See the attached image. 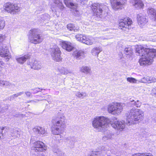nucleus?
<instances>
[{
	"label": "nucleus",
	"mask_w": 156,
	"mask_h": 156,
	"mask_svg": "<svg viewBox=\"0 0 156 156\" xmlns=\"http://www.w3.org/2000/svg\"><path fill=\"white\" fill-rule=\"evenodd\" d=\"M137 55L142 56L139 61L141 66L149 65L152 64L153 58L156 57V50L147 48L141 46H137L136 48Z\"/></svg>",
	"instance_id": "obj_1"
},
{
	"label": "nucleus",
	"mask_w": 156,
	"mask_h": 156,
	"mask_svg": "<svg viewBox=\"0 0 156 156\" xmlns=\"http://www.w3.org/2000/svg\"><path fill=\"white\" fill-rule=\"evenodd\" d=\"M144 114L141 109L133 108L125 114L126 124L128 126L140 122L143 119Z\"/></svg>",
	"instance_id": "obj_2"
},
{
	"label": "nucleus",
	"mask_w": 156,
	"mask_h": 156,
	"mask_svg": "<svg viewBox=\"0 0 156 156\" xmlns=\"http://www.w3.org/2000/svg\"><path fill=\"white\" fill-rule=\"evenodd\" d=\"M110 122L107 118L103 116H97L94 119L92 124L93 127L97 130L101 131L108 127L110 125Z\"/></svg>",
	"instance_id": "obj_3"
},
{
	"label": "nucleus",
	"mask_w": 156,
	"mask_h": 156,
	"mask_svg": "<svg viewBox=\"0 0 156 156\" xmlns=\"http://www.w3.org/2000/svg\"><path fill=\"white\" fill-rule=\"evenodd\" d=\"M90 7L94 16H96L103 20H107V13H104V10L107 9L106 6L103 4L94 3L92 4Z\"/></svg>",
	"instance_id": "obj_4"
},
{
	"label": "nucleus",
	"mask_w": 156,
	"mask_h": 156,
	"mask_svg": "<svg viewBox=\"0 0 156 156\" xmlns=\"http://www.w3.org/2000/svg\"><path fill=\"white\" fill-rule=\"evenodd\" d=\"M46 150L47 147L43 142L40 141H36L34 144L31 156H45L40 153Z\"/></svg>",
	"instance_id": "obj_5"
},
{
	"label": "nucleus",
	"mask_w": 156,
	"mask_h": 156,
	"mask_svg": "<svg viewBox=\"0 0 156 156\" xmlns=\"http://www.w3.org/2000/svg\"><path fill=\"white\" fill-rule=\"evenodd\" d=\"M38 30L37 29H32L29 31L30 34L28 38L29 41L32 43L34 44H40L41 43L43 38L39 34H38Z\"/></svg>",
	"instance_id": "obj_6"
},
{
	"label": "nucleus",
	"mask_w": 156,
	"mask_h": 156,
	"mask_svg": "<svg viewBox=\"0 0 156 156\" xmlns=\"http://www.w3.org/2000/svg\"><path fill=\"white\" fill-rule=\"evenodd\" d=\"M123 105V104L120 103L109 105L108 107V112L114 115H119L122 111Z\"/></svg>",
	"instance_id": "obj_7"
},
{
	"label": "nucleus",
	"mask_w": 156,
	"mask_h": 156,
	"mask_svg": "<svg viewBox=\"0 0 156 156\" xmlns=\"http://www.w3.org/2000/svg\"><path fill=\"white\" fill-rule=\"evenodd\" d=\"M5 10L11 14H14L20 11V8L16 4L10 3L5 4L4 6Z\"/></svg>",
	"instance_id": "obj_8"
},
{
	"label": "nucleus",
	"mask_w": 156,
	"mask_h": 156,
	"mask_svg": "<svg viewBox=\"0 0 156 156\" xmlns=\"http://www.w3.org/2000/svg\"><path fill=\"white\" fill-rule=\"evenodd\" d=\"M132 23V20L129 18L121 19L119 22V28L126 31L130 29Z\"/></svg>",
	"instance_id": "obj_9"
},
{
	"label": "nucleus",
	"mask_w": 156,
	"mask_h": 156,
	"mask_svg": "<svg viewBox=\"0 0 156 156\" xmlns=\"http://www.w3.org/2000/svg\"><path fill=\"white\" fill-rule=\"evenodd\" d=\"M127 2V0H110L112 7L115 10L123 8Z\"/></svg>",
	"instance_id": "obj_10"
},
{
	"label": "nucleus",
	"mask_w": 156,
	"mask_h": 156,
	"mask_svg": "<svg viewBox=\"0 0 156 156\" xmlns=\"http://www.w3.org/2000/svg\"><path fill=\"white\" fill-rule=\"evenodd\" d=\"M60 53L59 48L56 45L51 48L50 50V53L52 59L57 62L61 60Z\"/></svg>",
	"instance_id": "obj_11"
},
{
	"label": "nucleus",
	"mask_w": 156,
	"mask_h": 156,
	"mask_svg": "<svg viewBox=\"0 0 156 156\" xmlns=\"http://www.w3.org/2000/svg\"><path fill=\"white\" fill-rule=\"evenodd\" d=\"M64 116H58L55 118L53 120V122L57 126L61 128H65L66 127V123L65 121Z\"/></svg>",
	"instance_id": "obj_12"
},
{
	"label": "nucleus",
	"mask_w": 156,
	"mask_h": 156,
	"mask_svg": "<svg viewBox=\"0 0 156 156\" xmlns=\"http://www.w3.org/2000/svg\"><path fill=\"white\" fill-rule=\"evenodd\" d=\"M0 55L4 57L6 61H9L11 57V55L9 51L8 48L4 45L0 48Z\"/></svg>",
	"instance_id": "obj_13"
},
{
	"label": "nucleus",
	"mask_w": 156,
	"mask_h": 156,
	"mask_svg": "<svg viewBox=\"0 0 156 156\" xmlns=\"http://www.w3.org/2000/svg\"><path fill=\"white\" fill-rule=\"evenodd\" d=\"M114 121L113 123L111 124V126L114 129L119 130L122 131L125 127V124L124 122L121 121Z\"/></svg>",
	"instance_id": "obj_14"
},
{
	"label": "nucleus",
	"mask_w": 156,
	"mask_h": 156,
	"mask_svg": "<svg viewBox=\"0 0 156 156\" xmlns=\"http://www.w3.org/2000/svg\"><path fill=\"white\" fill-rule=\"evenodd\" d=\"M10 134H9L8 136H7L6 137L8 139H11L12 138H15L16 137L20 136V132L19 131L18 128H14L11 129L10 130Z\"/></svg>",
	"instance_id": "obj_15"
},
{
	"label": "nucleus",
	"mask_w": 156,
	"mask_h": 156,
	"mask_svg": "<svg viewBox=\"0 0 156 156\" xmlns=\"http://www.w3.org/2000/svg\"><path fill=\"white\" fill-rule=\"evenodd\" d=\"M80 39V41L88 45H92L94 42L93 39L91 37H87L83 35L82 37H81Z\"/></svg>",
	"instance_id": "obj_16"
},
{
	"label": "nucleus",
	"mask_w": 156,
	"mask_h": 156,
	"mask_svg": "<svg viewBox=\"0 0 156 156\" xmlns=\"http://www.w3.org/2000/svg\"><path fill=\"white\" fill-rule=\"evenodd\" d=\"M137 17L138 24L140 27L144 25L148 21L147 19L142 14L137 15Z\"/></svg>",
	"instance_id": "obj_17"
},
{
	"label": "nucleus",
	"mask_w": 156,
	"mask_h": 156,
	"mask_svg": "<svg viewBox=\"0 0 156 156\" xmlns=\"http://www.w3.org/2000/svg\"><path fill=\"white\" fill-rule=\"evenodd\" d=\"M61 46L63 48L69 51H71L73 48L72 44L70 42L67 41L62 42Z\"/></svg>",
	"instance_id": "obj_18"
},
{
	"label": "nucleus",
	"mask_w": 156,
	"mask_h": 156,
	"mask_svg": "<svg viewBox=\"0 0 156 156\" xmlns=\"http://www.w3.org/2000/svg\"><path fill=\"white\" fill-rule=\"evenodd\" d=\"M63 128H61L55 125H54V126L52 128V134L55 135H58L60 136V138L58 139V140H61L62 138V136L60 134L62 133V129Z\"/></svg>",
	"instance_id": "obj_19"
},
{
	"label": "nucleus",
	"mask_w": 156,
	"mask_h": 156,
	"mask_svg": "<svg viewBox=\"0 0 156 156\" xmlns=\"http://www.w3.org/2000/svg\"><path fill=\"white\" fill-rule=\"evenodd\" d=\"M9 131V128L7 127H0V139L2 138H2H6L7 139L6 136H8V135L9 134H8L7 135H6L7 133Z\"/></svg>",
	"instance_id": "obj_20"
},
{
	"label": "nucleus",
	"mask_w": 156,
	"mask_h": 156,
	"mask_svg": "<svg viewBox=\"0 0 156 156\" xmlns=\"http://www.w3.org/2000/svg\"><path fill=\"white\" fill-rule=\"evenodd\" d=\"M30 66L31 69L37 70L41 69L43 67L41 62L36 60L34 61Z\"/></svg>",
	"instance_id": "obj_21"
},
{
	"label": "nucleus",
	"mask_w": 156,
	"mask_h": 156,
	"mask_svg": "<svg viewBox=\"0 0 156 156\" xmlns=\"http://www.w3.org/2000/svg\"><path fill=\"white\" fill-rule=\"evenodd\" d=\"M64 2L67 7L72 9H75L77 7L76 3H74L72 0H64Z\"/></svg>",
	"instance_id": "obj_22"
},
{
	"label": "nucleus",
	"mask_w": 156,
	"mask_h": 156,
	"mask_svg": "<svg viewBox=\"0 0 156 156\" xmlns=\"http://www.w3.org/2000/svg\"><path fill=\"white\" fill-rule=\"evenodd\" d=\"M30 56L29 54H27L21 57L16 58V59L18 63L22 64L30 58Z\"/></svg>",
	"instance_id": "obj_23"
},
{
	"label": "nucleus",
	"mask_w": 156,
	"mask_h": 156,
	"mask_svg": "<svg viewBox=\"0 0 156 156\" xmlns=\"http://www.w3.org/2000/svg\"><path fill=\"white\" fill-rule=\"evenodd\" d=\"M147 13L150 17L154 21H156V10L153 8L149 9Z\"/></svg>",
	"instance_id": "obj_24"
},
{
	"label": "nucleus",
	"mask_w": 156,
	"mask_h": 156,
	"mask_svg": "<svg viewBox=\"0 0 156 156\" xmlns=\"http://www.w3.org/2000/svg\"><path fill=\"white\" fill-rule=\"evenodd\" d=\"M73 55L78 59L84 57V52L82 50H76L74 52Z\"/></svg>",
	"instance_id": "obj_25"
},
{
	"label": "nucleus",
	"mask_w": 156,
	"mask_h": 156,
	"mask_svg": "<svg viewBox=\"0 0 156 156\" xmlns=\"http://www.w3.org/2000/svg\"><path fill=\"white\" fill-rule=\"evenodd\" d=\"M130 2L136 8H142L144 6V4L141 0H130Z\"/></svg>",
	"instance_id": "obj_26"
},
{
	"label": "nucleus",
	"mask_w": 156,
	"mask_h": 156,
	"mask_svg": "<svg viewBox=\"0 0 156 156\" xmlns=\"http://www.w3.org/2000/svg\"><path fill=\"white\" fill-rule=\"evenodd\" d=\"M33 130L35 133L40 134H43L46 132L44 128L39 126L35 127L33 128Z\"/></svg>",
	"instance_id": "obj_27"
},
{
	"label": "nucleus",
	"mask_w": 156,
	"mask_h": 156,
	"mask_svg": "<svg viewBox=\"0 0 156 156\" xmlns=\"http://www.w3.org/2000/svg\"><path fill=\"white\" fill-rule=\"evenodd\" d=\"M141 82L145 83H149L155 82L156 79L154 77H151L148 76L144 77L141 79Z\"/></svg>",
	"instance_id": "obj_28"
},
{
	"label": "nucleus",
	"mask_w": 156,
	"mask_h": 156,
	"mask_svg": "<svg viewBox=\"0 0 156 156\" xmlns=\"http://www.w3.org/2000/svg\"><path fill=\"white\" fill-rule=\"evenodd\" d=\"M114 133H112V132L108 131L107 132L106 135L103 137L102 139L104 141H105L106 140H110L114 139Z\"/></svg>",
	"instance_id": "obj_29"
},
{
	"label": "nucleus",
	"mask_w": 156,
	"mask_h": 156,
	"mask_svg": "<svg viewBox=\"0 0 156 156\" xmlns=\"http://www.w3.org/2000/svg\"><path fill=\"white\" fill-rule=\"evenodd\" d=\"M129 105L131 107L134 106L137 108H140L141 105L142 103L139 100H137L136 101L133 100L130 101L128 102Z\"/></svg>",
	"instance_id": "obj_30"
},
{
	"label": "nucleus",
	"mask_w": 156,
	"mask_h": 156,
	"mask_svg": "<svg viewBox=\"0 0 156 156\" xmlns=\"http://www.w3.org/2000/svg\"><path fill=\"white\" fill-rule=\"evenodd\" d=\"M80 72L85 74H90L91 72V68L89 66H83L80 68Z\"/></svg>",
	"instance_id": "obj_31"
},
{
	"label": "nucleus",
	"mask_w": 156,
	"mask_h": 156,
	"mask_svg": "<svg viewBox=\"0 0 156 156\" xmlns=\"http://www.w3.org/2000/svg\"><path fill=\"white\" fill-rule=\"evenodd\" d=\"M102 51L101 47H94L91 50L93 55L98 56V54Z\"/></svg>",
	"instance_id": "obj_32"
},
{
	"label": "nucleus",
	"mask_w": 156,
	"mask_h": 156,
	"mask_svg": "<svg viewBox=\"0 0 156 156\" xmlns=\"http://www.w3.org/2000/svg\"><path fill=\"white\" fill-rule=\"evenodd\" d=\"M124 53L126 55L129 57L131 56L133 53V50L131 47L126 48L124 50Z\"/></svg>",
	"instance_id": "obj_33"
},
{
	"label": "nucleus",
	"mask_w": 156,
	"mask_h": 156,
	"mask_svg": "<svg viewBox=\"0 0 156 156\" xmlns=\"http://www.w3.org/2000/svg\"><path fill=\"white\" fill-rule=\"evenodd\" d=\"M8 105H4L3 103H0V112L6 111L8 108Z\"/></svg>",
	"instance_id": "obj_34"
},
{
	"label": "nucleus",
	"mask_w": 156,
	"mask_h": 156,
	"mask_svg": "<svg viewBox=\"0 0 156 156\" xmlns=\"http://www.w3.org/2000/svg\"><path fill=\"white\" fill-rule=\"evenodd\" d=\"M67 27L70 30H73L74 31H77L79 29V27H76L74 24L71 23L68 24Z\"/></svg>",
	"instance_id": "obj_35"
},
{
	"label": "nucleus",
	"mask_w": 156,
	"mask_h": 156,
	"mask_svg": "<svg viewBox=\"0 0 156 156\" xmlns=\"http://www.w3.org/2000/svg\"><path fill=\"white\" fill-rule=\"evenodd\" d=\"M76 95L78 98L82 99H83L84 97L87 96V94L86 93L79 91H77L76 93Z\"/></svg>",
	"instance_id": "obj_36"
},
{
	"label": "nucleus",
	"mask_w": 156,
	"mask_h": 156,
	"mask_svg": "<svg viewBox=\"0 0 156 156\" xmlns=\"http://www.w3.org/2000/svg\"><path fill=\"white\" fill-rule=\"evenodd\" d=\"M13 85L8 81L0 80V86L3 87H9Z\"/></svg>",
	"instance_id": "obj_37"
},
{
	"label": "nucleus",
	"mask_w": 156,
	"mask_h": 156,
	"mask_svg": "<svg viewBox=\"0 0 156 156\" xmlns=\"http://www.w3.org/2000/svg\"><path fill=\"white\" fill-rule=\"evenodd\" d=\"M127 80L130 83H136L137 80L134 78L133 77H128L127 78Z\"/></svg>",
	"instance_id": "obj_38"
},
{
	"label": "nucleus",
	"mask_w": 156,
	"mask_h": 156,
	"mask_svg": "<svg viewBox=\"0 0 156 156\" xmlns=\"http://www.w3.org/2000/svg\"><path fill=\"white\" fill-rule=\"evenodd\" d=\"M133 156H153L151 154H145V153H139L133 155Z\"/></svg>",
	"instance_id": "obj_39"
},
{
	"label": "nucleus",
	"mask_w": 156,
	"mask_h": 156,
	"mask_svg": "<svg viewBox=\"0 0 156 156\" xmlns=\"http://www.w3.org/2000/svg\"><path fill=\"white\" fill-rule=\"evenodd\" d=\"M64 140L65 142L69 141V142H75V141L72 140V138L71 137H65Z\"/></svg>",
	"instance_id": "obj_40"
},
{
	"label": "nucleus",
	"mask_w": 156,
	"mask_h": 156,
	"mask_svg": "<svg viewBox=\"0 0 156 156\" xmlns=\"http://www.w3.org/2000/svg\"><path fill=\"white\" fill-rule=\"evenodd\" d=\"M5 26V21L4 20L0 19V29H3Z\"/></svg>",
	"instance_id": "obj_41"
},
{
	"label": "nucleus",
	"mask_w": 156,
	"mask_h": 156,
	"mask_svg": "<svg viewBox=\"0 0 156 156\" xmlns=\"http://www.w3.org/2000/svg\"><path fill=\"white\" fill-rule=\"evenodd\" d=\"M32 90L34 91V92H33V93L34 94H35L40 92V90H43V89H41V88H36L34 89H32Z\"/></svg>",
	"instance_id": "obj_42"
},
{
	"label": "nucleus",
	"mask_w": 156,
	"mask_h": 156,
	"mask_svg": "<svg viewBox=\"0 0 156 156\" xmlns=\"http://www.w3.org/2000/svg\"><path fill=\"white\" fill-rule=\"evenodd\" d=\"M98 153V152L93 151L91 153L89 154L88 156H97Z\"/></svg>",
	"instance_id": "obj_43"
},
{
	"label": "nucleus",
	"mask_w": 156,
	"mask_h": 156,
	"mask_svg": "<svg viewBox=\"0 0 156 156\" xmlns=\"http://www.w3.org/2000/svg\"><path fill=\"white\" fill-rule=\"evenodd\" d=\"M83 37V35L81 34H78L76 35L75 37L77 41H81V37Z\"/></svg>",
	"instance_id": "obj_44"
},
{
	"label": "nucleus",
	"mask_w": 156,
	"mask_h": 156,
	"mask_svg": "<svg viewBox=\"0 0 156 156\" xmlns=\"http://www.w3.org/2000/svg\"><path fill=\"white\" fill-rule=\"evenodd\" d=\"M60 150H59L57 147H54L53 149V151L54 153H56L57 154L59 152Z\"/></svg>",
	"instance_id": "obj_45"
},
{
	"label": "nucleus",
	"mask_w": 156,
	"mask_h": 156,
	"mask_svg": "<svg viewBox=\"0 0 156 156\" xmlns=\"http://www.w3.org/2000/svg\"><path fill=\"white\" fill-rule=\"evenodd\" d=\"M58 7L61 9H63L64 8V6L62 4V2H60L58 3V4L57 5Z\"/></svg>",
	"instance_id": "obj_46"
},
{
	"label": "nucleus",
	"mask_w": 156,
	"mask_h": 156,
	"mask_svg": "<svg viewBox=\"0 0 156 156\" xmlns=\"http://www.w3.org/2000/svg\"><path fill=\"white\" fill-rule=\"evenodd\" d=\"M57 155L59 156H64V153L60 150H59V152H58L57 153Z\"/></svg>",
	"instance_id": "obj_47"
},
{
	"label": "nucleus",
	"mask_w": 156,
	"mask_h": 156,
	"mask_svg": "<svg viewBox=\"0 0 156 156\" xmlns=\"http://www.w3.org/2000/svg\"><path fill=\"white\" fill-rule=\"evenodd\" d=\"M71 72H72L71 70H68L67 69H65L64 72V74H67L69 73H71Z\"/></svg>",
	"instance_id": "obj_48"
},
{
	"label": "nucleus",
	"mask_w": 156,
	"mask_h": 156,
	"mask_svg": "<svg viewBox=\"0 0 156 156\" xmlns=\"http://www.w3.org/2000/svg\"><path fill=\"white\" fill-rule=\"evenodd\" d=\"M25 94L27 96L29 97H30L31 95V93L28 91L25 92Z\"/></svg>",
	"instance_id": "obj_49"
},
{
	"label": "nucleus",
	"mask_w": 156,
	"mask_h": 156,
	"mask_svg": "<svg viewBox=\"0 0 156 156\" xmlns=\"http://www.w3.org/2000/svg\"><path fill=\"white\" fill-rule=\"evenodd\" d=\"M5 38L4 36L2 34H0V40L1 41H2Z\"/></svg>",
	"instance_id": "obj_50"
},
{
	"label": "nucleus",
	"mask_w": 156,
	"mask_h": 156,
	"mask_svg": "<svg viewBox=\"0 0 156 156\" xmlns=\"http://www.w3.org/2000/svg\"><path fill=\"white\" fill-rule=\"evenodd\" d=\"M24 94V92H23V91L16 93L18 97L19 96H21L22 94Z\"/></svg>",
	"instance_id": "obj_51"
},
{
	"label": "nucleus",
	"mask_w": 156,
	"mask_h": 156,
	"mask_svg": "<svg viewBox=\"0 0 156 156\" xmlns=\"http://www.w3.org/2000/svg\"><path fill=\"white\" fill-rule=\"evenodd\" d=\"M14 99V98L13 95L11 96L9 98V100L10 101L13 100Z\"/></svg>",
	"instance_id": "obj_52"
},
{
	"label": "nucleus",
	"mask_w": 156,
	"mask_h": 156,
	"mask_svg": "<svg viewBox=\"0 0 156 156\" xmlns=\"http://www.w3.org/2000/svg\"><path fill=\"white\" fill-rule=\"evenodd\" d=\"M5 64V63L3 62L2 61L0 60V67L2 68L1 67V66H4Z\"/></svg>",
	"instance_id": "obj_53"
},
{
	"label": "nucleus",
	"mask_w": 156,
	"mask_h": 156,
	"mask_svg": "<svg viewBox=\"0 0 156 156\" xmlns=\"http://www.w3.org/2000/svg\"><path fill=\"white\" fill-rule=\"evenodd\" d=\"M60 2V0H55L54 1V3L55 4H58V3Z\"/></svg>",
	"instance_id": "obj_54"
},
{
	"label": "nucleus",
	"mask_w": 156,
	"mask_h": 156,
	"mask_svg": "<svg viewBox=\"0 0 156 156\" xmlns=\"http://www.w3.org/2000/svg\"><path fill=\"white\" fill-rule=\"evenodd\" d=\"M40 101V100H39L36 99V100H35V101H34V100L31 101H30V102H37L38 101Z\"/></svg>",
	"instance_id": "obj_55"
},
{
	"label": "nucleus",
	"mask_w": 156,
	"mask_h": 156,
	"mask_svg": "<svg viewBox=\"0 0 156 156\" xmlns=\"http://www.w3.org/2000/svg\"><path fill=\"white\" fill-rule=\"evenodd\" d=\"M24 116V115H23V114H19L17 116L18 117H23Z\"/></svg>",
	"instance_id": "obj_56"
},
{
	"label": "nucleus",
	"mask_w": 156,
	"mask_h": 156,
	"mask_svg": "<svg viewBox=\"0 0 156 156\" xmlns=\"http://www.w3.org/2000/svg\"><path fill=\"white\" fill-rule=\"evenodd\" d=\"M12 95H13V96L14 97V98H17V97H18L17 95L16 94H13Z\"/></svg>",
	"instance_id": "obj_57"
},
{
	"label": "nucleus",
	"mask_w": 156,
	"mask_h": 156,
	"mask_svg": "<svg viewBox=\"0 0 156 156\" xmlns=\"http://www.w3.org/2000/svg\"><path fill=\"white\" fill-rule=\"evenodd\" d=\"M101 150L102 151H105V148L103 146L101 148Z\"/></svg>",
	"instance_id": "obj_58"
},
{
	"label": "nucleus",
	"mask_w": 156,
	"mask_h": 156,
	"mask_svg": "<svg viewBox=\"0 0 156 156\" xmlns=\"http://www.w3.org/2000/svg\"><path fill=\"white\" fill-rule=\"evenodd\" d=\"M156 91V87L153 89L152 90V91Z\"/></svg>",
	"instance_id": "obj_59"
}]
</instances>
